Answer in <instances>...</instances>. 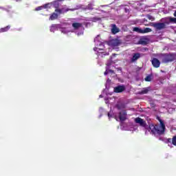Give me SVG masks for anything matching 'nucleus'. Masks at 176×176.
<instances>
[{"mask_svg":"<svg viewBox=\"0 0 176 176\" xmlns=\"http://www.w3.org/2000/svg\"><path fill=\"white\" fill-rule=\"evenodd\" d=\"M161 58L164 64H168V63H173L176 59V54L173 53L163 54Z\"/></svg>","mask_w":176,"mask_h":176,"instance_id":"f03ea898","label":"nucleus"},{"mask_svg":"<svg viewBox=\"0 0 176 176\" xmlns=\"http://www.w3.org/2000/svg\"><path fill=\"white\" fill-rule=\"evenodd\" d=\"M120 32V29L116 26V24L111 25V34L113 35H116V34H118V32Z\"/></svg>","mask_w":176,"mask_h":176,"instance_id":"9b49d317","label":"nucleus"},{"mask_svg":"<svg viewBox=\"0 0 176 176\" xmlns=\"http://www.w3.org/2000/svg\"><path fill=\"white\" fill-rule=\"evenodd\" d=\"M72 26L74 28V30H79L83 27V24L78 22L73 23Z\"/></svg>","mask_w":176,"mask_h":176,"instance_id":"f8f14e48","label":"nucleus"},{"mask_svg":"<svg viewBox=\"0 0 176 176\" xmlns=\"http://www.w3.org/2000/svg\"><path fill=\"white\" fill-rule=\"evenodd\" d=\"M147 19H148V20H155V18H153V16L151 14L147 15Z\"/></svg>","mask_w":176,"mask_h":176,"instance_id":"aec40b11","label":"nucleus"},{"mask_svg":"<svg viewBox=\"0 0 176 176\" xmlns=\"http://www.w3.org/2000/svg\"><path fill=\"white\" fill-rule=\"evenodd\" d=\"M172 144L173 145L176 146V135L173 136V138H172Z\"/></svg>","mask_w":176,"mask_h":176,"instance_id":"6ab92c4d","label":"nucleus"},{"mask_svg":"<svg viewBox=\"0 0 176 176\" xmlns=\"http://www.w3.org/2000/svg\"><path fill=\"white\" fill-rule=\"evenodd\" d=\"M139 43H140V45H146V42L145 41V40H140Z\"/></svg>","mask_w":176,"mask_h":176,"instance_id":"412c9836","label":"nucleus"},{"mask_svg":"<svg viewBox=\"0 0 176 176\" xmlns=\"http://www.w3.org/2000/svg\"><path fill=\"white\" fill-rule=\"evenodd\" d=\"M135 123L139 124L140 127H143L145 130H149V126L146 124V121L141 118L138 117L135 118Z\"/></svg>","mask_w":176,"mask_h":176,"instance_id":"7ed1b4c3","label":"nucleus"},{"mask_svg":"<svg viewBox=\"0 0 176 176\" xmlns=\"http://www.w3.org/2000/svg\"><path fill=\"white\" fill-rule=\"evenodd\" d=\"M0 9H3V8L0 6Z\"/></svg>","mask_w":176,"mask_h":176,"instance_id":"7c9ffc66","label":"nucleus"},{"mask_svg":"<svg viewBox=\"0 0 176 176\" xmlns=\"http://www.w3.org/2000/svg\"><path fill=\"white\" fill-rule=\"evenodd\" d=\"M10 30V25H7L6 27L5 28H1L0 29V34L2 33V32H8V31Z\"/></svg>","mask_w":176,"mask_h":176,"instance_id":"2eb2a0df","label":"nucleus"},{"mask_svg":"<svg viewBox=\"0 0 176 176\" xmlns=\"http://www.w3.org/2000/svg\"><path fill=\"white\" fill-rule=\"evenodd\" d=\"M168 20L170 23H174V24H176V18L169 17Z\"/></svg>","mask_w":176,"mask_h":176,"instance_id":"a211bd4d","label":"nucleus"},{"mask_svg":"<svg viewBox=\"0 0 176 176\" xmlns=\"http://www.w3.org/2000/svg\"><path fill=\"white\" fill-rule=\"evenodd\" d=\"M142 54L140 52L132 54V57L130 59L131 63H137L141 58Z\"/></svg>","mask_w":176,"mask_h":176,"instance_id":"423d86ee","label":"nucleus"},{"mask_svg":"<svg viewBox=\"0 0 176 176\" xmlns=\"http://www.w3.org/2000/svg\"><path fill=\"white\" fill-rule=\"evenodd\" d=\"M119 118L121 122H124L127 119V112L125 110L122 111L119 113Z\"/></svg>","mask_w":176,"mask_h":176,"instance_id":"1a4fd4ad","label":"nucleus"},{"mask_svg":"<svg viewBox=\"0 0 176 176\" xmlns=\"http://www.w3.org/2000/svg\"><path fill=\"white\" fill-rule=\"evenodd\" d=\"M117 107L118 108V109H120V107H119V105H117Z\"/></svg>","mask_w":176,"mask_h":176,"instance_id":"c756f323","label":"nucleus"},{"mask_svg":"<svg viewBox=\"0 0 176 176\" xmlns=\"http://www.w3.org/2000/svg\"><path fill=\"white\" fill-rule=\"evenodd\" d=\"M151 64L154 68H159L160 67V60L157 58H153L151 59Z\"/></svg>","mask_w":176,"mask_h":176,"instance_id":"6e6552de","label":"nucleus"},{"mask_svg":"<svg viewBox=\"0 0 176 176\" xmlns=\"http://www.w3.org/2000/svg\"><path fill=\"white\" fill-rule=\"evenodd\" d=\"M157 119L160 122V125L151 124L148 125V129L154 135H156V134L157 135H163L166 131V125L160 117H157Z\"/></svg>","mask_w":176,"mask_h":176,"instance_id":"f257e3e1","label":"nucleus"},{"mask_svg":"<svg viewBox=\"0 0 176 176\" xmlns=\"http://www.w3.org/2000/svg\"><path fill=\"white\" fill-rule=\"evenodd\" d=\"M111 43L113 47H117V46L120 45V41L119 40H113L111 41Z\"/></svg>","mask_w":176,"mask_h":176,"instance_id":"ddd939ff","label":"nucleus"},{"mask_svg":"<svg viewBox=\"0 0 176 176\" xmlns=\"http://www.w3.org/2000/svg\"><path fill=\"white\" fill-rule=\"evenodd\" d=\"M149 91V89L147 88H144L143 90L139 92V94H148V92Z\"/></svg>","mask_w":176,"mask_h":176,"instance_id":"dca6fc26","label":"nucleus"},{"mask_svg":"<svg viewBox=\"0 0 176 176\" xmlns=\"http://www.w3.org/2000/svg\"><path fill=\"white\" fill-rule=\"evenodd\" d=\"M166 24H170V22L166 21L165 23H153L151 25L157 31H160L161 30H164V28H166Z\"/></svg>","mask_w":176,"mask_h":176,"instance_id":"20e7f679","label":"nucleus"},{"mask_svg":"<svg viewBox=\"0 0 176 176\" xmlns=\"http://www.w3.org/2000/svg\"><path fill=\"white\" fill-rule=\"evenodd\" d=\"M104 56H109V53H108V52H102V57H104Z\"/></svg>","mask_w":176,"mask_h":176,"instance_id":"5701e85b","label":"nucleus"},{"mask_svg":"<svg viewBox=\"0 0 176 176\" xmlns=\"http://www.w3.org/2000/svg\"><path fill=\"white\" fill-rule=\"evenodd\" d=\"M87 9H89V10H91V9H93V8H91V4H89L87 6Z\"/></svg>","mask_w":176,"mask_h":176,"instance_id":"b1692460","label":"nucleus"},{"mask_svg":"<svg viewBox=\"0 0 176 176\" xmlns=\"http://www.w3.org/2000/svg\"><path fill=\"white\" fill-rule=\"evenodd\" d=\"M51 27H52V28H57V25L52 24Z\"/></svg>","mask_w":176,"mask_h":176,"instance_id":"a878e982","label":"nucleus"},{"mask_svg":"<svg viewBox=\"0 0 176 176\" xmlns=\"http://www.w3.org/2000/svg\"><path fill=\"white\" fill-rule=\"evenodd\" d=\"M107 116L108 118H112V115H111V113H107Z\"/></svg>","mask_w":176,"mask_h":176,"instance_id":"cd10ccee","label":"nucleus"},{"mask_svg":"<svg viewBox=\"0 0 176 176\" xmlns=\"http://www.w3.org/2000/svg\"><path fill=\"white\" fill-rule=\"evenodd\" d=\"M109 72L113 73V70H106L104 74V75H107Z\"/></svg>","mask_w":176,"mask_h":176,"instance_id":"4be33fe9","label":"nucleus"},{"mask_svg":"<svg viewBox=\"0 0 176 176\" xmlns=\"http://www.w3.org/2000/svg\"><path fill=\"white\" fill-rule=\"evenodd\" d=\"M36 10H42V7H38L36 8Z\"/></svg>","mask_w":176,"mask_h":176,"instance_id":"bb28decb","label":"nucleus"},{"mask_svg":"<svg viewBox=\"0 0 176 176\" xmlns=\"http://www.w3.org/2000/svg\"><path fill=\"white\" fill-rule=\"evenodd\" d=\"M126 90V87L124 85H118L114 87V93H123Z\"/></svg>","mask_w":176,"mask_h":176,"instance_id":"9d476101","label":"nucleus"},{"mask_svg":"<svg viewBox=\"0 0 176 176\" xmlns=\"http://www.w3.org/2000/svg\"><path fill=\"white\" fill-rule=\"evenodd\" d=\"M74 12V10H75L73 8H58V9H56L55 10V12L56 13H58V14H64L65 13H67V12Z\"/></svg>","mask_w":176,"mask_h":176,"instance_id":"0eeeda50","label":"nucleus"},{"mask_svg":"<svg viewBox=\"0 0 176 176\" xmlns=\"http://www.w3.org/2000/svg\"><path fill=\"white\" fill-rule=\"evenodd\" d=\"M133 31L138 32V34H148V32H152V29L150 28H146L144 30L140 28H133Z\"/></svg>","mask_w":176,"mask_h":176,"instance_id":"39448f33","label":"nucleus"},{"mask_svg":"<svg viewBox=\"0 0 176 176\" xmlns=\"http://www.w3.org/2000/svg\"><path fill=\"white\" fill-rule=\"evenodd\" d=\"M57 19H58V14L56 13V12H53L50 16L49 20H57Z\"/></svg>","mask_w":176,"mask_h":176,"instance_id":"4468645a","label":"nucleus"},{"mask_svg":"<svg viewBox=\"0 0 176 176\" xmlns=\"http://www.w3.org/2000/svg\"><path fill=\"white\" fill-rule=\"evenodd\" d=\"M144 80L146 82H151V80H152V76L151 75H148L145 78Z\"/></svg>","mask_w":176,"mask_h":176,"instance_id":"f3484780","label":"nucleus"},{"mask_svg":"<svg viewBox=\"0 0 176 176\" xmlns=\"http://www.w3.org/2000/svg\"><path fill=\"white\" fill-rule=\"evenodd\" d=\"M173 16H174L175 17H176V10L175 11V12H174V14H173Z\"/></svg>","mask_w":176,"mask_h":176,"instance_id":"c85d7f7f","label":"nucleus"},{"mask_svg":"<svg viewBox=\"0 0 176 176\" xmlns=\"http://www.w3.org/2000/svg\"><path fill=\"white\" fill-rule=\"evenodd\" d=\"M166 141H167V142H173V139H171V138H168V139L166 140Z\"/></svg>","mask_w":176,"mask_h":176,"instance_id":"393cba45","label":"nucleus"}]
</instances>
